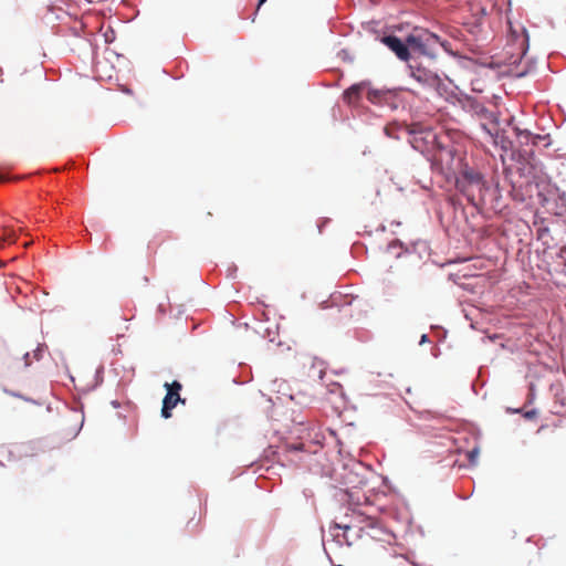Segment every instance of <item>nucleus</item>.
I'll return each mask as SVG.
<instances>
[{"label": "nucleus", "instance_id": "nucleus-7", "mask_svg": "<svg viewBox=\"0 0 566 566\" xmlns=\"http://www.w3.org/2000/svg\"><path fill=\"white\" fill-rule=\"evenodd\" d=\"M459 103L463 111L476 115L481 118L489 119L495 124L499 123L497 116L491 112L483 103H481L476 97L471 96L469 94H463L459 98Z\"/></svg>", "mask_w": 566, "mask_h": 566}, {"label": "nucleus", "instance_id": "nucleus-27", "mask_svg": "<svg viewBox=\"0 0 566 566\" xmlns=\"http://www.w3.org/2000/svg\"><path fill=\"white\" fill-rule=\"evenodd\" d=\"M172 409L171 407L169 406H166V405H161V410H160V416L164 418V419H169L171 416H172Z\"/></svg>", "mask_w": 566, "mask_h": 566}, {"label": "nucleus", "instance_id": "nucleus-36", "mask_svg": "<svg viewBox=\"0 0 566 566\" xmlns=\"http://www.w3.org/2000/svg\"><path fill=\"white\" fill-rule=\"evenodd\" d=\"M506 412L507 413H512V415H515V413H520L522 415L523 413V409L522 408H507L506 409Z\"/></svg>", "mask_w": 566, "mask_h": 566}, {"label": "nucleus", "instance_id": "nucleus-14", "mask_svg": "<svg viewBox=\"0 0 566 566\" xmlns=\"http://www.w3.org/2000/svg\"><path fill=\"white\" fill-rule=\"evenodd\" d=\"M18 233L11 227L2 228V235L0 237V248L3 247L4 243L12 244L18 241Z\"/></svg>", "mask_w": 566, "mask_h": 566}, {"label": "nucleus", "instance_id": "nucleus-22", "mask_svg": "<svg viewBox=\"0 0 566 566\" xmlns=\"http://www.w3.org/2000/svg\"><path fill=\"white\" fill-rule=\"evenodd\" d=\"M494 143L500 144L501 148L504 150H506L510 146H512V142L506 136H504L503 134L500 135L497 133L494 136Z\"/></svg>", "mask_w": 566, "mask_h": 566}, {"label": "nucleus", "instance_id": "nucleus-8", "mask_svg": "<svg viewBox=\"0 0 566 566\" xmlns=\"http://www.w3.org/2000/svg\"><path fill=\"white\" fill-rule=\"evenodd\" d=\"M397 88L377 90L368 87L367 98L370 103L379 106H387L390 109H397L399 103L397 101L398 95Z\"/></svg>", "mask_w": 566, "mask_h": 566}, {"label": "nucleus", "instance_id": "nucleus-2", "mask_svg": "<svg viewBox=\"0 0 566 566\" xmlns=\"http://www.w3.org/2000/svg\"><path fill=\"white\" fill-rule=\"evenodd\" d=\"M484 175L468 165L464 166L455 180V186L464 196L468 201L475 208L479 207L476 196L489 185Z\"/></svg>", "mask_w": 566, "mask_h": 566}, {"label": "nucleus", "instance_id": "nucleus-33", "mask_svg": "<svg viewBox=\"0 0 566 566\" xmlns=\"http://www.w3.org/2000/svg\"><path fill=\"white\" fill-rule=\"evenodd\" d=\"M429 342H430L429 335L428 334H422L420 336V339H419V345L422 346V345H424V344H427Z\"/></svg>", "mask_w": 566, "mask_h": 566}, {"label": "nucleus", "instance_id": "nucleus-39", "mask_svg": "<svg viewBox=\"0 0 566 566\" xmlns=\"http://www.w3.org/2000/svg\"><path fill=\"white\" fill-rule=\"evenodd\" d=\"M237 272V266L232 265L229 268V276L233 277V274Z\"/></svg>", "mask_w": 566, "mask_h": 566}, {"label": "nucleus", "instance_id": "nucleus-42", "mask_svg": "<svg viewBox=\"0 0 566 566\" xmlns=\"http://www.w3.org/2000/svg\"><path fill=\"white\" fill-rule=\"evenodd\" d=\"M22 399H23L24 401H28V402H32V403H34V405H38V401H36V400H34V399H32V398H28V397H24V396H23V398H22Z\"/></svg>", "mask_w": 566, "mask_h": 566}, {"label": "nucleus", "instance_id": "nucleus-37", "mask_svg": "<svg viewBox=\"0 0 566 566\" xmlns=\"http://www.w3.org/2000/svg\"><path fill=\"white\" fill-rule=\"evenodd\" d=\"M479 64L481 66H483V67H488V69H491V70H495L499 66L496 63H493V62H491V63H482V62H480Z\"/></svg>", "mask_w": 566, "mask_h": 566}, {"label": "nucleus", "instance_id": "nucleus-48", "mask_svg": "<svg viewBox=\"0 0 566 566\" xmlns=\"http://www.w3.org/2000/svg\"><path fill=\"white\" fill-rule=\"evenodd\" d=\"M527 74L526 71H522L517 74V77H524Z\"/></svg>", "mask_w": 566, "mask_h": 566}, {"label": "nucleus", "instance_id": "nucleus-1", "mask_svg": "<svg viewBox=\"0 0 566 566\" xmlns=\"http://www.w3.org/2000/svg\"><path fill=\"white\" fill-rule=\"evenodd\" d=\"M407 43L411 51V61L436 63L441 48L448 55L457 56L448 40L442 39L428 29L415 28L407 34Z\"/></svg>", "mask_w": 566, "mask_h": 566}, {"label": "nucleus", "instance_id": "nucleus-20", "mask_svg": "<svg viewBox=\"0 0 566 566\" xmlns=\"http://www.w3.org/2000/svg\"><path fill=\"white\" fill-rule=\"evenodd\" d=\"M164 388L166 392H172L175 395H179L182 389V384L179 380H172L171 382H165Z\"/></svg>", "mask_w": 566, "mask_h": 566}, {"label": "nucleus", "instance_id": "nucleus-56", "mask_svg": "<svg viewBox=\"0 0 566 566\" xmlns=\"http://www.w3.org/2000/svg\"><path fill=\"white\" fill-rule=\"evenodd\" d=\"M0 465H1V467H3V465H4V464H3V462H2L1 460H0Z\"/></svg>", "mask_w": 566, "mask_h": 566}, {"label": "nucleus", "instance_id": "nucleus-4", "mask_svg": "<svg viewBox=\"0 0 566 566\" xmlns=\"http://www.w3.org/2000/svg\"><path fill=\"white\" fill-rule=\"evenodd\" d=\"M432 64L427 61H410L407 64L408 74L423 87L438 88L442 80L437 72L430 70Z\"/></svg>", "mask_w": 566, "mask_h": 566}, {"label": "nucleus", "instance_id": "nucleus-38", "mask_svg": "<svg viewBox=\"0 0 566 566\" xmlns=\"http://www.w3.org/2000/svg\"><path fill=\"white\" fill-rule=\"evenodd\" d=\"M440 353H441V352H440V348H439V347H433V348H432V356H433L434 358H438V357L440 356Z\"/></svg>", "mask_w": 566, "mask_h": 566}, {"label": "nucleus", "instance_id": "nucleus-18", "mask_svg": "<svg viewBox=\"0 0 566 566\" xmlns=\"http://www.w3.org/2000/svg\"><path fill=\"white\" fill-rule=\"evenodd\" d=\"M22 448L23 447H14V449L2 448V450H0V454H3L6 452L8 461H15L18 457L21 454Z\"/></svg>", "mask_w": 566, "mask_h": 566}, {"label": "nucleus", "instance_id": "nucleus-13", "mask_svg": "<svg viewBox=\"0 0 566 566\" xmlns=\"http://www.w3.org/2000/svg\"><path fill=\"white\" fill-rule=\"evenodd\" d=\"M553 213L556 217L564 218L566 221V192L562 191L558 193V198L554 202V208L552 209Z\"/></svg>", "mask_w": 566, "mask_h": 566}, {"label": "nucleus", "instance_id": "nucleus-25", "mask_svg": "<svg viewBox=\"0 0 566 566\" xmlns=\"http://www.w3.org/2000/svg\"><path fill=\"white\" fill-rule=\"evenodd\" d=\"M329 530L331 531H333V530H343L344 531L343 537L347 542V544L350 545V543L348 542L347 535H346L347 531L350 530L349 525H342V524L334 523L333 526H331Z\"/></svg>", "mask_w": 566, "mask_h": 566}, {"label": "nucleus", "instance_id": "nucleus-12", "mask_svg": "<svg viewBox=\"0 0 566 566\" xmlns=\"http://www.w3.org/2000/svg\"><path fill=\"white\" fill-rule=\"evenodd\" d=\"M517 140L521 145L520 148H533V133L528 129L514 128Z\"/></svg>", "mask_w": 566, "mask_h": 566}, {"label": "nucleus", "instance_id": "nucleus-23", "mask_svg": "<svg viewBox=\"0 0 566 566\" xmlns=\"http://www.w3.org/2000/svg\"><path fill=\"white\" fill-rule=\"evenodd\" d=\"M439 417H440L439 413H437L434 411H431V410H422L419 413V418L422 419V420H433V419H437Z\"/></svg>", "mask_w": 566, "mask_h": 566}, {"label": "nucleus", "instance_id": "nucleus-51", "mask_svg": "<svg viewBox=\"0 0 566 566\" xmlns=\"http://www.w3.org/2000/svg\"><path fill=\"white\" fill-rule=\"evenodd\" d=\"M83 424H84V416L82 417L80 429L83 427Z\"/></svg>", "mask_w": 566, "mask_h": 566}, {"label": "nucleus", "instance_id": "nucleus-49", "mask_svg": "<svg viewBox=\"0 0 566 566\" xmlns=\"http://www.w3.org/2000/svg\"><path fill=\"white\" fill-rule=\"evenodd\" d=\"M406 392H407V394H411V387H407V388H406Z\"/></svg>", "mask_w": 566, "mask_h": 566}, {"label": "nucleus", "instance_id": "nucleus-40", "mask_svg": "<svg viewBox=\"0 0 566 566\" xmlns=\"http://www.w3.org/2000/svg\"><path fill=\"white\" fill-rule=\"evenodd\" d=\"M29 357H30V353H28V352H27V353H24V355H23V359H24V361H25V366H27V367L30 365Z\"/></svg>", "mask_w": 566, "mask_h": 566}, {"label": "nucleus", "instance_id": "nucleus-46", "mask_svg": "<svg viewBox=\"0 0 566 566\" xmlns=\"http://www.w3.org/2000/svg\"><path fill=\"white\" fill-rule=\"evenodd\" d=\"M447 154H448V156L452 159V158H453V156H454V150H453V149H448V150H447Z\"/></svg>", "mask_w": 566, "mask_h": 566}, {"label": "nucleus", "instance_id": "nucleus-52", "mask_svg": "<svg viewBox=\"0 0 566 566\" xmlns=\"http://www.w3.org/2000/svg\"><path fill=\"white\" fill-rule=\"evenodd\" d=\"M125 93L130 94L132 91L129 88L124 90Z\"/></svg>", "mask_w": 566, "mask_h": 566}, {"label": "nucleus", "instance_id": "nucleus-16", "mask_svg": "<svg viewBox=\"0 0 566 566\" xmlns=\"http://www.w3.org/2000/svg\"><path fill=\"white\" fill-rule=\"evenodd\" d=\"M402 128L405 129V126H401L398 123H391V124H388L387 126H385L384 133L389 138L400 139L398 132Z\"/></svg>", "mask_w": 566, "mask_h": 566}, {"label": "nucleus", "instance_id": "nucleus-11", "mask_svg": "<svg viewBox=\"0 0 566 566\" xmlns=\"http://www.w3.org/2000/svg\"><path fill=\"white\" fill-rule=\"evenodd\" d=\"M415 249L407 245L399 239H395L387 244L386 252L392 254L396 259H400L405 255H412Z\"/></svg>", "mask_w": 566, "mask_h": 566}, {"label": "nucleus", "instance_id": "nucleus-15", "mask_svg": "<svg viewBox=\"0 0 566 566\" xmlns=\"http://www.w3.org/2000/svg\"><path fill=\"white\" fill-rule=\"evenodd\" d=\"M104 381V366L99 365L94 375V384L87 386L85 389H83L84 392H90L92 390H95L97 387H99Z\"/></svg>", "mask_w": 566, "mask_h": 566}, {"label": "nucleus", "instance_id": "nucleus-32", "mask_svg": "<svg viewBox=\"0 0 566 566\" xmlns=\"http://www.w3.org/2000/svg\"><path fill=\"white\" fill-rule=\"evenodd\" d=\"M11 178L8 172L0 170V182L10 181Z\"/></svg>", "mask_w": 566, "mask_h": 566}, {"label": "nucleus", "instance_id": "nucleus-19", "mask_svg": "<svg viewBox=\"0 0 566 566\" xmlns=\"http://www.w3.org/2000/svg\"><path fill=\"white\" fill-rule=\"evenodd\" d=\"M533 147L543 145L545 148L551 145L549 140V134L539 135V134H533Z\"/></svg>", "mask_w": 566, "mask_h": 566}, {"label": "nucleus", "instance_id": "nucleus-26", "mask_svg": "<svg viewBox=\"0 0 566 566\" xmlns=\"http://www.w3.org/2000/svg\"><path fill=\"white\" fill-rule=\"evenodd\" d=\"M534 400H535V385H534V382H530L526 402L528 405H531L534 402Z\"/></svg>", "mask_w": 566, "mask_h": 566}, {"label": "nucleus", "instance_id": "nucleus-9", "mask_svg": "<svg viewBox=\"0 0 566 566\" xmlns=\"http://www.w3.org/2000/svg\"><path fill=\"white\" fill-rule=\"evenodd\" d=\"M406 133L411 137L409 140L411 147L423 153L429 144V138H434L431 129L423 128L419 124L405 125Z\"/></svg>", "mask_w": 566, "mask_h": 566}, {"label": "nucleus", "instance_id": "nucleus-50", "mask_svg": "<svg viewBox=\"0 0 566 566\" xmlns=\"http://www.w3.org/2000/svg\"><path fill=\"white\" fill-rule=\"evenodd\" d=\"M392 224L394 226H400L401 223L399 221H394Z\"/></svg>", "mask_w": 566, "mask_h": 566}, {"label": "nucleus", "instance_id": "nucleus-10", "mask_svg": "<svg viewBox=\"0 0 566 566\" xmlns=\"http://www.w3.org/2000/svg\"><path fill=\"white\" fill-rule=\"evenodd\" d=\"M369 85L368 81L352 84L343 92V98L348 104H353L360 99L364 90Z\"/></svg>", "mask_w": 566, "mask_h": 566}, {"label": "nucleus", "instance_id": "nucleus-35", "mask_svg": "<svg viewBox=\"0 0 566 566\" xmlns=\"http://www.w3.org/2000/svg\"><path fill=\"white\" fill-rule=\"evenodd\" d=\"M329 222V219L328 218H325L323 219L318 224H317V229H318V232L322 233L323 231V228Z\"/></svg>", "mask_w": 566, "mask_h": 566}, {"label": "nucleus", "instance_id": "nucleus-55", "mask_svg": "<svg viewBox=\"0 0 566 566\" xmlns=\"http://www.w3.org/2000/svg\"><path fill=\"white\" fill-rule=\"evenodd\" d=\"M482 369H483L482 367L479 368V376H481Z\"/></svg>", "mask_w": 566, "mask_h": 566}, {"label": "nucleus", "instance_id": "nucleus-24", "mask_svg": "<svg viewBox=\"0 0 566 566\" xmlns=\"http://www.w3.org/2000/svg\"><path fill=\"white\" fill-rule=\"evenodd\" d=\"M479 452L480 450L476 447L468 452V459L470 464L475 465L478 463Z\"/></svg>", "mask_w": 566, "mask_h": 566}, {"label": "nucleus", "instance_id": "nucleus-41", "mask_svg": "<svg viewBox=\"0 0 566 566\" xmlns=\"http://www.w3.org/2000/svg\"><path fill=\"white\" fill-rule=\"evenodd\" d=\"M6 392L10 394L13 397H18V398H21V399L23 398V396L21 394H19V392L8 391V390H6Z\"/></svg>", "mask_w": 566, "mask_h": 566}, {"label": "nucleus", "instance_id": "nucleus-34", "mask_svg": "<svg viewBox=\"0 0 566 566\" xmlns=\"http://www.w3.org/2000/svg\"><path fill=\"white\" fill-rule=\"evenodd\" d=\"M481 128H482V130H483L484 133H486V134H488V135H490L491 137H494V136H495V134L493 133V130H492V129H490V128L488 127V125H486V124H481Z\"/></svg>", "mask_w": 566, "mask_h": 566}, {"label": "nucleus", "instance_id": "nucleus-47", "mask_svg": "<svg viewBox=\"0 0 566 566\" xmlns=\"http://www.w3.org/2000/svg\"><path fill=\"white\" fill-rule=\"evenodd\" d=\"M293 450L302 451L303 450L302 444L293 446Z\"/></svg>", "mask_w": 566, "mask_h": 566}, {"label": "nucleus", "instance_id": "nucleus-21", "mask_svg": "<svg viewBox=\"0 0 566 566\" xmlns=\"http://www.w3.org/2000/svg\"><path fill=\"white\" fill-rule=\"evenodd\" d=\"M522 32H523V41H522V44H521V56H520V60L523 59L526 53L528 52V49H530V35H528V32L526 30V28H523L522 29Z\"/></svg>", "mask_w": 566, "mask_h": 566}, {"label": "nucleus", "instance_id": "nucleus-54", "mask_svg": "<svg viewBox=\"0 0 566 566\" xmlns=\"http://www.w3.org/2000/svg\"><path fill=\"white\" fill-rule=\"evenodd\" d=\"M379 230L385 231V226H380Z\"/></svg>", "mask_w": 566, "mask_h": 566}, {"label": "nucleus", "instance_id": "nucleus-43", "mask_svg": "<svg viewBox=\"0 0 566 566\" xmlns=\"http://www.w3.org/2000/svg\"><path fill=\"white\" fill-rule=\"evenodd\" d=\"M111 405H112V407H113V408H115V409L119 408V406H120V405H119V402H118V400H112V401H111Z\"/></svg>", "mask_w": 566, "mask_h": 566}, {"label": "nucleus", "instance_id": "nucleus-28", "mask_svg": "<svg viewBox=\"0 0 566 566\" xmlns=\"http://www.w3.org/2000/svg\"><path fill=\"white\" fill-rule=\"evenodd\" d=\"M46 348L45 344H39L38 347L33 350V356L36 360L42 358L43 352Z\"/></svg>", "mask_w": 566, "mask_h": 566}, {"label": "nucleus", "instance_id": "nucleus-5", "mask_svg": "<svg viewBox=\"0 0 566 566\" xmlns=\"http://www.w3.org/2000/svg\"><path fill=\"white\" fill-rule=\"evenodd\" d=\"M476 202H479L480 208H489L494 213H502L506 208L507 205L504 201L502 190L499 186V184H489L478 196H476Z\"/></svg>", "mask_w": 566, "mask_h": 566}, {"label": "nucleus", "instance_id": "nucleus-6", "mask_svg": "<svg viewBox=\"0 0 566 566\" xmlns=\"http://www.w3.org/2000/svg\"><path fill=\"white\" fill-rule=\"evenodd\" d=\"M379 41L388 48L399 61L406 62L407 64L411 61V51L407 43V35L400 38L395 33H385L379 36Z\"/></svg>", "mask_w": 566, "mask_h": 566}, {"label": "nucleus", "instance_id": "nucleus-45", "mask_svg": "<svg viewBox=\"0 0 566 566\" xmlns=\"http://www.w3.org/2000/svg\"><path fill=\"white\" fill-rule=\"evenodd\" d=\"M471 387H472L473 392H474L475 395H478V390H476V380H474V381L472 382V386H471Z\"/></svg>", "mask_w": 566, "mask_h": 566}, {"label": "nucleus", "instance_id": "nucleus-31", "mask_svg": "<svg viewBox=\"0 0 566 566\" xmlns=\"http://www.w3.org/2000/svg\"><path fill=\"white\" fill-rule=\"evenodd\" d=\"M559 256L566 260V230H565V242L559 249Z\"/></svg>", "mask_w": 566, "mask_h": 566}, {"label": "nucleus", "instance_id": "nucleus-44", "mask_svg": "<svg viewBox=\"0 0 566 566\" xmlns=\"http://www.w3.org/2000/svg\"><path fill=\"white\" fill-rule=\"evenodd\" d=\"M265 1L266 0H258L256 10H259L265 3Z\"/></svg>", "mask_w": 566, "mask_h": 566}, {"label": "nucleus", "instance_id": "nucleus-29", "mask_svg": "<svg viewBox=\"0 0 566 566\" xmlns=\"http://www.w3.org/2000/svg\"><path fill=\"white\" fill-rule=\"evenodd\" d=\"M538 415V410L536 408H533L531 410H527V411H523L522 416L526 419V420H533L537 417Z\"/></svg>", "mask_w": 566, "mask_h": 566}, {"label": "nucleus", "instance_id": "nucleus-30", "mask_svg": "<svg viewBox=\"0 0 566 566\" xmlns=\"http://www.w3.org/2000/svg\"><path fill=\"white\" fill-rule=\"evenodd\" d=\"M537 199H538V202L545 207L549 203V199L548 197L541 190L537 191Z\"/></svg>", "mask_w": 566, "mask_h": 566}, {"label": "nucleus", "instance_id": "nucleus-3", "mask_svg": "<svg viewBox=\"0 0 566 566\" xmlns=\"http://www.w3.org/2000/svg\"><path fill=\"white\" fill-rule=\"evenodd\" d=\"M512 159L516 161V171L520 177L524 178L528 186L534 182L538 189L539 184L536 180L542 171V163L536 158L534 149L518 148L513 150Z\"/></svg>", "mask_w": 566, "mask_h": 566}, {"label": "nucleus", "instance_id": "nucleus-17", "mask_svg": "<svg viewBox=\"0 0 566 566\" xmlns=\"http://www.w3.org/2000/svg\"><path fill=\"white\" fill-rule=\"evenodd\" d=\"M179 402L185 403L186 399H182L180 395H175L172 392H166L163 399V403L171 408H175Z\"/></svg>", "mask_w": 566, "mask_h": 566}, {"label": "nucleus", "instance_id": "nucleus-53", "mask_svg": "<svg viewBox=\"0 0 566 566\" xmlns=\"http://www.w3.org/2000/svg\"><path fill=\"white\" fill-rule=\"evenodd\" d=\"M323 375H324V371H323V370H319V378H321V379L323 378Z\"/></svg>", "mask_w": 566, "mask_h": 566}]
</instances>
